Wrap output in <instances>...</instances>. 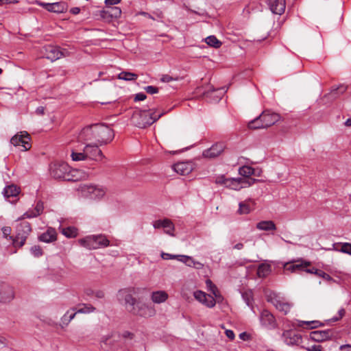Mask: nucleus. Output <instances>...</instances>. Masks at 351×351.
Here are the masks:
<instances>
[{"mask_svg": "<svg viewBox=\"0 0 351 351\" xmlns=\"http://www.w3.org/2000/svg\"><path fill=\"white\" fill-rule=\"evenodd\" d=\"M113 130L105 124H94L85 127L79 138L84 142L95 141L99 145L110 143L114 138Z\"/></svg>", "mask_w": 351, "mask_h": 351, "instance_id": "f257e3e1", "label": "nucleus"}, {"mask_svg": "<svg viewBox=\"0 0 351 351\" xmlns=\"http://www.w3.org/2000/svg\"><path fill=\"white\" fill-rule=\"evenodd\" d=\"M165 113L156 114L149 110L135 111L132 117L133 123L139 128H146L158 120Z\"/></svg>", "mask_w": 351, "mask_h": 351, "instance_id": "f03ea898", "label": "nucleus"}, {"mask_svg": "<svg viewBox=\"0 0 351 351\" xmlns=\"http://www.w3.org/2000/svg\"><path fill=\"white\" fill-rule=\"evenodd\" d=\"M279 119L278 114L265 110L258 117L248 123V128L253 130L267 128L275 124Z\"/></svg>", "mask_w": 351, "mask_h": 351, "instance_id": "7ed1b4c3", "label": "nucleus"}, {"mask_svg": "<svg viewBox=\"0 0 351 351\" xmlns=\"http://www.w3.org/2000/svg\"><path fill=\"white\" fill-rule=\"evenodd\" d=\"M79 244L88 250L106 247L110 245V241L104 234L90 235L78 240Z\"/></svg>", "mask_w": 351, "mask_h": 351, "instance_id": "20e7f679", "label": "nucleus"}, {"mask_svg": "<svg viewBox=\"0 0 351 351\" xmlns=\"http://www.w3.org/2000/svg\"><path fill=\"white\" fill-rule=\"evenodd\" d=\"M70 167L67 163L62 161H54L49 166V173L54 179L70 180Z\"/></svg>", "mask_w": 351, "mask_h": 351, "instance_id": "39448f33", "label": "nucleus"}, {"mask_svg": "<svg viewBox=\"0 0 351 351\" xmlns=\"http://www.w3.org/2000/svg\"><path fill=\"white\" fill-rule=\"evenodd\" d=\"M135 293L134 288H127L120 289L117 293L118 300L124 304L126 310L130 313L136 306L138 303L136 299L133 296Z\"/></svg>", "mask_w": 351, "mask_h": 351, "instance_id": "423d86ee", "label": "nucleus"}, {"mask_svg": "<svg viewBox=\"0 0 351 351\" xmlns=\"http://www.w3.org/2000/svg\"><path fill=\"white\" fill-rule=\"evenodd\" d=\"M31 232L30 224L28 222H21L16 227V234L13 239V243L15 246L22 247L26 241L27 235Z\"/></svg>", "mask_w": 351, "mask_h": 351, "instance_id": "0eeeda50", "label": "nucleus"}, {"mask_svg": "<svg viewBox=\"0 0 351 351\" xmlns=\"http://www.w3.org/2000/svg\"><path fill=\"white\" fill-rule=\"evenodd\" d=\"M83 196L90 199H101L106 194V190L95 185L84 184L80 187Z\"/></svg>", "mask_w": 351, "mask_h": 351, "instance_id": "6e6552de", "label": "nucleus"}, {"mask_svg": "<svg viewBox=\"0 0 351 351\" xmlns=\"http://www.w3.org/2000/svg\"><path fill=\"white\" fill-rule=\"evenodd\" d=\"M99 144L97 143H87L84 147V151L88 160L99 162L105 156L103 154L101 150L99 148Z\"/></svg>", "mask_w": 351, "mask_h": 351, "instance_id": "1a4fd4ad", "label": "nucleus"}, {"mask_svg": "<svg viewBox=\"0 0 351 351\" xmlns=\"http://www.w3.org/2000/svg\"><path fill=\"white\" fill-rule=\"evenodd\" d=\"M69 52L66 49H61L58 46L49 45L45 46V58L51 62H54L62 57H66Z\"/></svg>", "mask_w": 351, "mask_h": 351, "instance_id": "9d476101", "label": "nucleus"}, {"mask_svg": "<svg viewBox=\"0 0 351 351\" xmlns=\"http://www.w3.org/2000/svg\"><path fill=\"white\" fill-rule=\"evenodd\" d=\"M267 300L271 302L278 311L285 315L287 314L291 309V304L283 301L276 293H271L267 295Z\"/></svg>", "mask_w": 351, "mask_h": 351, "instance_id": "9b49d317", "label": "nucleus"}, {"mask_svg": "<svg viewBox=\"0 0 351 351\" xmlns=\"http://www.w3.org/2000/svg\"><path fill=\"white\" fill-rule=\"evenodd\" d=\"M29 135L25 131L21 132L20 133L14 135L10 140L11 144L14 146L21 145L23 149V151H27L30 149L31 145L29 144Z\"/></svg>", "mask_w": 351, "mask_h": 351, "instance_id": "f8f14e48", "label": "nucleus"}, {"mask_svg": "<svg viewBox=\"0 0 351 351\" xmlns=\"http://www.w3.org/2000/svg\"><path fill=\"white\" fill-rule=\"evenodd\" d=\"M131 313L145 317H149L154 316L156 314V311L152 306H148L144 303L138 302L136 304V306Z\"/></svg>", "mask_w": 351, "mask_h": 351, "instance_id": "ddd939ff", "label": "nucleus"}, {"mask_svg": "<svg viewBox=\"0 0 351 351\" xmlns=\"http://www.w3.org/2000/svg\"><path fill=\"white\" fill-rule=\"evenodd\" d=\"M14 298V288L7 284L0 285V302L8 303Z\"/></svg>", "mask_w": 351, "mask_h": 351, "instance_id": "4468645a", "label": "nucleus"}, {"mask_svg": "<svg viewBox=\"0 0 351 351\" xmlns=\"http://www.w3.org/2000/svg\"><path fill=\"white\" fill-rule=\"evenodd\" d=\"M153 226L156 229L162 228H164L166 234L172 237L174 236L173 231L175 230V226L173 222L169 219L156 220L154 222Z\"/></svg>", "mask_w": 351, "mask_h": 351, "instance_id": "2eb2a0df", "label": "nucleus"}, {"mask_svg": "<svg viewBox=\"0 0 351 351\" xmlns=\"http://www.w3.org/2000/svg\"><path fill=\"white\" fill-rule=\"evenodd\" d=\"M225 146L223 143H219L213 145L210 148L206 149L203 152V156L208 158H213L220 155Z\"/></svg>", "mask_w": 351, "mask_h": 351, "instance_id": "dca6fc26", "label": "nucleus"}, {"mask_svg": "<svg viewBox=\"0 0 351 351\" xmlns=\"http://www.w3.org/2000/svg\"><path fill=\"white\" fill-rule=\"evenodd\" d=\"M311 263L304 261H297L293 263H287L284 265V269L291 272L301 271L305 267L310 266Z\"/></svg>", "mask_w": 351, "mask_h": 351, "instance_id": "f3484780", "label": "nucleus"}, {"mask_svg": "<svg viewBox=\"0 0 351 351\" xmlns=\"http://www.w3.org/2000/svg\"><path fill=\"white\" fill-rule=\"evenodd\" d=\"M332 335L333 332L331 330H315L311 333V338L315 341L319 342L330 339Z\"/></svg>", "mask_w": 351, "mask_h": 351, "instance_id": "a211bd4d", "label": "nucleus"}, {"mask_svg": "<svg viewBox=\"0 0 351 351\" xmlns=\"http://www.w3.org/2000/svg\"><path fill=\"white\" fill-rule=\"evenodd\" d=\"M271 11L276 14H282L286 7L285 0H268Z\"/></svg>", "mask_w": 351, "mask_h": 351, "instance_id": "6ab92c4d", "label": "nucleus"}, {"mask_svg": "<svg viewBox=\"0 0 351 351\" xmlns=\"http://www.w3.org/2000/svg\"><path fill=\"white\" fill-rule=\"evenodd\" d=\"M282 335L285 338V342L287 345H297L300 343L302 340L300 335L290 330L284 332Z\"/></svg>", "mask_w": 351, "mask_h": 351, "instance_id": "aec40b11", "label": "nucleus"}, {"mask_svg": "<svg viewBox=\"0 0 351 351\" xmlns=\"http://www.w3.org/2000/svg\"><path fill=\"white\" fill-rule=\"evenodd\" d=\"M44 208L43 204L42 202H38L36 206L33 210H29L25 212L21 217L18 218V221L32 218L39 215Z\"/></svg>", "mask_w": 351, "mask_h": 351, "instance_id": "412c9836", "label": "nucleus"}, {"mask_svg": "<svg viewBox=\"0 0 351 351\" xmlns=\"http://www.w3.org/2000/svg\"><path fill=\"white\" fill-rule=\"evenodd\" d=\"M261 322L266 327L274 328L275 326V318L274 315L267 311H263L261 315Z\"/></svg>", "mask_w": 351, "mask_h": 351, "instance_id": "4be33fe9", "label": "nucleus"}, {"mask_svg": "<svg viewBox=\"0 0 351 351\" xmlns=\"http://www.w3.org/2000/svg\"><path fill=\"white\" fill-rule=\"evenodd\" d=\"M250 204L254 206L255 205V202L252 199H248L244 202H240L239 204V209L237 213L239 215L249 214L252 210V208L250 206Z\"/></svg>", "mask_w": 351, "mask_h": 351, "instance_id": "5701e85b", "label": "nucleus"}, {"mask_svg": "<svg viewBox=\"0 0 351 351\" xmlns=\"http://www.w3.org/2000/svg\"><path fill=\"white\" fill-rule=\"evenodd\" d=\"M45 10L56 13H62L66 10V6L65 3L62 2H57L52 3H45Z\"/></svg>", "mask_w": 351, "mask_h": 351, "instance_id": "b1692460", "label": "nucleus"}, {"mask_svg": "<svg viewBox=\"0 0 351 351\" xmlns=\"http://www.w3.org/2000/svg\"><path fill=\"white\" fill-rule=\"evenodd\" d=\"M206 287L210 291L217 302H221L223 301V297L220 294L217 287L215 285L210 279L206 280Z\"/></svg>", "mask_w": 351, "mask_h": 351, "instance_id": "393cba45", "label": "nucleus"}, {"mask_svg": "<svg viewBox=\"0 0 351 351\" xmlns=\"http://www.w3.org/2000/svg\"><path fill=\"white\" fill-rule=\"evenodd\" d=\"M151 299L154 303L160 304L168 299V294L165 291H154L151 295Z\"/></svg>", "mask_w": 351, "mask_h": 351, "instance_id": "a878e982", "label": "nucleus"}, {"mask_svg": "<svg viewBox=\"0 0 351 351\" xmlns=\"http://www.w3.org/2000/svg\"><path fill=\"white\" fill-rule=\"evenodd\" d=\"M174 171L180 175L189 174L191 171V167L186 162H178L173 167Z\"/></svg>", "mask_w": 351, "mask_h": 351, "instance_id": "bb28decb", "label": "nucleus"}, {"mask_svg": "<svg viewBox=\"0 0 351 351\" xmlns=\"http://www.w3.org/2000/svg\"><path fill=\"white\" fill-rule=\"evenodd\" d=\"M271 272V266L268 263H261L257 268V276L258 278H265Z\"/></svg>", "mask_w": 351, "mask_h": 351, "instance_id": "cd10ccee", "label": "nucleus"}, {"mask_svg": "<svg viewBox=\"0 0 351 351\" xmlns=\"http://www.w3.org/2000/svg\"><path fill=\"white\" fill-rule=\"evenodd\" d=\"M256 228L259 230L270 231L276 230V226L273 221L266 220L261 221L256 223Z\"/></svg>", "mask_w": 351, "mask_h": 351, "instance_id": "c85d7f7f", "label": "nucleus"}, {"mask_svg": "<svg viewBox=\"0 0 351 351\" xmlns=\"http://www.w3.org/2000/svg\"><path fill=\"white\" fill-rule=\"evenodd\" d=\"M3 193L6 198L16 197L19 193V189L15 185H10L5 187Z\"/></svg>", "mask_w": 351, "mask_h": 351, "instance_id": "c756f323", "label": "nucleus"}, {"mask_svg": "<svg viewBox=\"0 0 351 351\" xmlns=\"http://www.w3.org/2000/svg\"><path fill=\"white\" fill-rule=\"evenodd\" d=\"M235 182V180H230V178H226L223 175L216 177L215 181L217 184L223 185L226 187H234L232 183Z\"/></svg>", "mask_w": 351, "mask_h": 351, "instance_id": "7c9ffc66", "label": "nucleus"}, {"mask_svg": "<svg viewBox=\"0 0 351 351\" xmlns=\"http://www.w3.org/2000/svg\"><path fill=\"white\" fill-rule=\"evenodd\" d=\"M102 343L110 350H114L117 348V339L114 336L106 337L103 339Z\"/></svg>", "mask_w": 351, "mask_h": 351, "instance_id": "2f4dec72", "label": "nucleus"}, {"mask_svg": "<svg viewBox=\"0 0 351 351\" xmlns=\"http://www.w3.org/2000/svg\"><path fill=\"white\" fill-rule=\"evenodd\" d=\"M76 313L73 311L71 312L70 311H66V313L62 316L61 318V324L60 326L62 328L67 326L69 322L75 317Z\"/></svg>", "mask_w": 351, "mask_h": 351, "instance_id": "473e14b6", "label": "nucleus"}, {"mask_svg": "<svg viewBox=\"0 0 351 351\" xmlns=\"http://www.w3.org/2000/svg\"><path fill=\"white\" fill-rule=\"evenodd\" d=\"M348 86L345 84H340L337 87L333 86L330 93V95L334 98L338 97V95L343 94L346 91Z\"/></svg>", "mask_w": 351, "mask_h": 351, "instance_id": "72a5a7b5", "label": "nucleus"}, {"mask_svg": "<svg viewBox=\"0 0 351 351\" xmlns=\"http://www.w3.org/2000/svg\"><path fill=\"white\" fill-rule=\"evenodd\" d=\"M239 173L243 177L249 178L252 175H255V170L250 166H243L239 168Z\"/></svg>", "mask_w": 351, "mask_h": 351, "instance_id": "f704fd0d", "label": "nucleus"}, {"mask_svg": "<svg viewBox=\"0 0 351 351\" xmlns=\"http://www.w3.org/2000/svg\"><path fill=\"white\" fill-rule=\"evenodd\" d=\"M137 77L138 75L136 74L127 71H123L118 75V78L119 80H123L125 81H134L136 80Z\"/></svg>", "mask_w": 351, "mask_h": 351, "instance_id": "c9c22d12", "label": "nucleus"}, {"mask_svg": "<svg viewBox=\"0 0 351 351\" xmlns=\"http://www.w3.org/2000/svg\"><path fill=\"white\" fill-rule=\"evenodd\" d=\"M205 41L207 45L216 49L219 48L222 43L215 36H209L206 38Z\"/></svg>", "mask_w": 351, "mask_h": 351, "instance_id": "e433bc0d", "label": "nucleus"}, {"mask_svg": "<svg viewBox=\"0 0 351 351\" xmlns=\"http://www.w3.org/2000/svg\"><path fill=\"white\" fill-rule=\"evenodd\" d=\"M71 157L73 161H84L87 160L85 152L83 150L82 152H78L72 150Z\"/></svg>", "mask_w": 351, "mask_h": 351, "instance_id": "4c0bfd02", "label": "nucleus"}, {"mask_svg": "<svg viewBox=\"0 0 351 351\" xmlns=\"http://www.w3.org/2000/svg\"><path fill=\"white\" fill-rule=\"evenodd\" d=\"M56 231L52 228H49L45 232V243L52 242L56 240Z\"/></svg>", "mask_w": 351, "mask_h": 351, "instance_id": "58836bf2", "label": "nucleus"}, {"mask_svg": "<svg viewBox=\"0 0 351 351\" xmlns=\"http://www.w3.org/2000/svg\"><path fill=\"white\" fill-rule=\"evenodd\" d=\"M62 234L68 238H73L77 236V230L74 227H68L62 230Z\"/></svg>", "mask_w": 351, "mask_h": 351, "instance_id": "ea45409f", "label": "nucleus"}, {"mask_svg": "<svg viewBox=\"0 0 351 351\" xmlns=\"http://www.w3.org/2000/svg\"><path fill=\"white\" fill-rule=\"evenodd\" d=\"M109 9L108 13H110V16L113 19H118L121 15V10L119 7H108Z\"/></svg>", "mask_w": 351, "mask_h": 351, "instance_id": "a19ab883", "label": "nucleus"}, {"mask_svg": "<svg viewBox=\"0 0 351 351\" xmlns=\"http://www.w3.org/2000/svg\"><path fill=\"white\" fill-rule=\"evenodd\" d=\"M216 302H217L215 298L210 295H208L206 298V300L203 301L202 304H204L208 308H213L215 306Z\"/></svg>", "mask_w": 351, "mask_h": 351, "instance_id": "79ce46f5", "label": "nucleus"}, {"mask_svg": "<svg viewBox=\"0 0 351 351\" xmlns=\"http://www.w3.org/2000/svg\"><path fill=\"white\" fill-rule=\"evenodd\" d=\"M31 254L36 258L42 256L43 249L39 245H34L30 249Z\"/></svg>", "mask_w": 351, "mask_h": 351, "instance_id": "37998d69", "label": "nucleus"}, {"mask_svg": "<svg viewBox=\"0 0 351 351\" xmlns=\"http://www.w3.org/2000/svg\"><path fill=\"white\" fill-rule=\"evenodd\" d=\"M95 311V308L94 306H93L90 304H88V305H84V306L82 308L78 309L75 313H76V314L77 313H88L94 312Z\"/></svg>", "mask_w": 351, "mask_h": 351, "instance_id": "c03bdc74", "label": "nucleus"}, {"mask_svg": "<svg viewBox=\"0 0 351 351\" xmlns=\"http://www.w3.org/2000/svg\"><path fill=\"white\" fill-rule=\"evenodd\" d=\"M208 295V294H206V293L202 291H196L193 293L194 298L201 303H202L203 301L206 300V298L207 297Z\"/></svg>", "mask_w": 351, "mask_h": 351, "instance_id": "a18cd8bd", "label": "nucleus"}, {"mask_svg": "<svg viewBox=\"0 0 351 351\" xmlns=\"http://www.w3.org/2000/svg\"><path fill=\"white\" fill-rule=\"evenodd\" d=\"M341 249L337 250L338 251L351 255V243H341Z\"/></svg>", "mask_w": 351, "mask_h": 351, "instance_id": "49530a36", "label": "nucleus"}, {"mask_svg": "<svg viewBox=\"0 0 351 351\" xmlns=\"http://www.w3.org/2000/svg\"><path fill=\"white\" fill-rule=\"evenodd\" d=\"M315 274L317 276L322 277L323 279L327 280V281H332L333 279L332 277L328 275V274L325 273L324 271L322 270L315 271Z\"/></svg>", "mask_w": 351, "mask_h": 351, "instance_id": "de8ad7c7", "label": "nucleus"}, {"mask_svg": "<svg viewBox=\"0 0 351 351\" xmlns=\"http://www.w3.org/2000/svg\"><path fill=\"white\" fill-rule=\"evenodd\" d=\"M230 180H235L236 182L232 183V186L234 187H230L232 189L234 190H239L240 189L243 188L242 186H240L239 182H244L243 180H242L241 178H230Z\"/></svg>", "mask_w": 351, "mask_h": 351, "instance_id": "09e8293b", "label": "nucleus"}, {"mask_svg": "<svg viewBox=\"0 0 351 351\" xmlns=\"http://www.w3.org/2000/svg\"><path fill=\"white\" fill-rule=\"evenodd\" d=\"M318 322L317 321H312V322H302V323L300 324V326H303V325H307L311 328H315L318 326Z\"/></svg>", "mask_w": 351, "mask_h": 351, "instance_id": "8fccbe9b", "label": "nucleus"}, {"mask_svg": "<svg viewBox=\"0 0 351 351\" xmlns=\"http://www.w3.org/2000/svg\"><path fill=\"white\" fill-rule=\"evenodd\" d=\"M108 12H109L108 8L102 10L101 12V16L105 20L111 21L112 19L111 18V16H110V13H108Z\"/></svg>", "mask_w": 351, "mask_h": 351, "instance_id": "3c124183", "label": "nucleus"}, {"mask_svg": "<svg viewBox=\"0 0 351 351\" xmlns=\"http://www.w3.org/2000/svg\"><path fill=\"white\" fill-rule=\"evenodd\" d=\"M145 91L151 95L157 93L158 92V88L156 86H148L145 88Z\"/></svg>", "mask_w": 351, "mask_h": 351, "instance_id": "603ef678", "label": "nucleus"}, {"mask_svg": "<svg viewBox=\"0 0 351 351\" xmlns=\"http://www.w3.org/2000/svg\"><path fill=\"white\" fill-rule=\"evenodd\" d=\"M161 256L165 260L178 258V255H172L168 253H162Z\"/></svg>", "mask_w": 351, "mask_h": 351, "instance_id": "864d4df0", "label": "nucleus"}, {"mask_svg": "<svg viewBox=\"0 0 351 351\" xmlns=\"http://www.w3.org/2000/svg\"><path fill=\"white\" fill-rule=\"evenodd\" d=\"M308 351H322V347L319 345H313L306 348Z\"/></svg>", "mask_w": 351, "mask_h": 351, "instance_id": "5fc2aeb1", "label": "nucleus"}, {"mask_svg": "<svg viewBox=\"0 0 351 351\" xmlns=\"http://www.w3.org/2000/svg\"><path fill=\"white\" fill-rule=\"evenodd\" d=\"M177 259L178 261H180V262H182L184 264H186L187 261L190 260V256H185V255H178V258Z\"/></svg>", "mask_w": 351, "mask_h": 351, "instance_id": "6e6d98bb", "label": "nucleus"}, {"mask_svg": "<svg viewBox=\"0 0 351 351\" xmlns=\"http://www.w3.org/2000/svg\"><path fill=\"white\" fill-rule=\"evenodd\" d=\"M160 80L163 82H170L173 80H175V79L169 75H164L162 76Z\"/></svg>", "mask_w": 351, "mask_h": 351, "instance_id": "4d7b16f0", "label": "nucleus"}, {"mask_svg": "<svg viewBox=\"0 0 351 351\" xmlns=\"http://www.w3.org/2000/svg\"><path fill=\"white\" fill-rule=\"evenodd\" d=\"M121 0H105V3L108 7H112V5L118 4Z\"/></svg>", "mask_w": 351, "mask_h": 351, "instance_id": "13d9d810", "label": "nucleus"}, {"mask_svg": "<svg viewBox=\"0 0 351 351\" xmlns=\"http://www.w3.org/2000/svg\"><path fill=\"white\" fill-rule=\"evenodd\" d=\"M225 333L227 337L230 340H233L235 337L234 333L232 330H226Z\"/></svg>", "mask_w": 351, "mask_h": 351, "instance_id": "bf43d9fd", "label": "nucleus"}, {"mask_svg": "<svg viewBox=\"0 0 351 351\" xmlns=\"http://www.w3.org/2000/svg\"><path fill=\"white\" fill-rule=\"evenodd\" d=\"M146 99L144 93H138L135 95L134 101H143Z\"/></svg>", "mask_w": 351, "mask_h": 351, "instance_id": "052dcab7", "label": "nucleus"}, {"mask_svg": "<svg viewBox=\"0 0 351 351\" xmlns=\"http://www.w3.org/2000/svg\"><path fill=\"white\" fill-rule=\"evenodd\" d=\"M239 338L243 341H247L250 339V335L246 332H243L239 335Z\"/></svg>", "mask_w": 351, "mask_h": 351, "instance_id": "680f3d73", "label": "nucleus"}, {"mask_svg": "<svg viewBox=\"0 0 351 351\" xmlns=\"http://www.w3.org/2000/svg\"><path fill=\"white\" fill-rule=\"evenodd\" d=\"M2 232L5 237H7L11 232V228L10 227H3Z\"/></svg>", "mask_w": 351, "mask_h": 351, "instance_id": "e2e57ef3", "label": "nucleus"}, {"mask_svg": "<svg viewBox=\"0 0 351 351\" xmlns=\"http://www.w3.org/2000/svg\"><path fill=\"white\" fill-rule=\"evenodd\" d=\"M339 317H333L332 319V320L333 322H337L338 321L339 319H341L345 314V310L343 308H341L339 311Z\"/></svg>", "mask_w": 351, "mask_h": 351, "instance_id": "0e129e2a", "label": "nucleus"}, {"mask_svg": "<svg viewBox=\"0 0 351 351\" xmlns=\"http://www.w3.org/2000/svg\"><path fill=\"white\" fill-rule=\"evenodd\" d=\"M307 267H305L304 269H302L301 271H304L306 273L314 274H315V271H318L319 270V269H315L314 267H313L311 269H308Z\"/></svg>", "mask_w": 351, "mask_h": 351, "instance_id": "69168bd1", "label": "nucleus"}, {"mask_svg": "<svg viewBox=\"0 0 351 351\" xmlns=\"http://www.w3.org/2000/svg\"><path fill=\"white\" fill-rule=\"evenodd\" d=\"M95 295L97 298H104L105 296V293L103 291H97L95 292Z\"/></svg>", "mask_w": 351, "mask_h": 351, "instance_id": "338daca9", "label": "nucleus"}, {"mask_svg": "<svg viewBox=\"0 0 351 351\" xmlns=\"http://www.w3.org/2000/svg\"><path fill=\"white\" fill-rule=\"evenodd\" d=\"M193 267L196 268V269H200L203 268L204 265L202 263H200V262L195 261L194 265H193Z\"/></svg>", "mask_w": 351, "mask_h": 351, "instance_id": "774afa93", "label": "nucleus"}]
</instances>
